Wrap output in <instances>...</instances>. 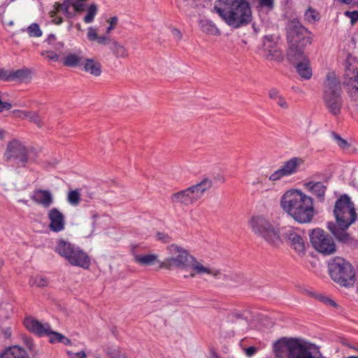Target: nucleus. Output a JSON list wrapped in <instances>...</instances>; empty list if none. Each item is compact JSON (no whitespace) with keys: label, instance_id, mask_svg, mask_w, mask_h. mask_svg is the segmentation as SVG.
I'll use <instances>...</instances> for the list:
<instances>
[{"label":"nucleus","instance_id":"f257e3e1","mask_svg":"<svg viewBox=\"0 0 358 358\" xmlns=\"http://www.w3.org/2000/svg\"><path fill=\"white\" fill-rule=\"evenodd\" d=\"M168 257L165 258L159 267L167 270L180 269L187 270L191 268L192 272L185 278H194L196 275L209 274L217 277L220 272L216 269H212L205 266L192 256L187 250L178 244L173 243L166 248Z\"/></svg>","mask_w":358,"mask_h":358},{"label":"nucleus","instance_id":"f03ea898","mask_svg":"<svg viewBox=\"0 0 358 358\" xmlns=\"http://www.w3.org/2000/svg\"><path fill=\"white\" fill-rule=\"evenodd\" d=\"M334 215L336 222H329L328 229L338 242L347 245L355 244V239L347 232L357 217L355 205L349 196L343 194L336 201Z\"/></svg>","mask_w":358,"mask_h":358},{"label":"nucleus","instance_id":"7ed1b4c3","mask_svg":"<svg viewBox=\"0 0 358 358\" xmlns=\"http://www.w3.org/2000/svg\"><path fill=\"white\" fill-rule=\"evenodd\" d=\"M280 206L301 224L310 223L315 215L313 198L298 189L285 192L280 199Z\"/></svg>","mask_w":358,"mask_h":358},{"label":"nucleus","instance_id":"20e7f679","mask_svg":"<svg viewBox=\"0 0 358 358\" xmlns=\"http://www.w3.org/2000/svg\"><path fill=\"white\" fill-rule=\"evenodd\" d=\"M213 11L234 29L248 25L252 19L249 0H217Z\"/></svg>","mask_w":358,"mask_h":358},{"label":"nucleus","instance_id":"39448f33","mask_svg":"<svg viewBox=\"0 0 358 358\" xmlns=\"http://www.w3.org/2000/svg\"><path fill=\"white\" fill-rule=\"evenodd\" d=\"M272 350L275 358H326L315 344L299 338L282 337Z\"/></svg>","mask_w":358,"mask_h":358},{"label":"nucleus","instance_id":"423d86ee","mask_svg":"<svg viewBox=\"0 0 358 358\" xmlns=\"http://www.w3.org/2000/svg\"><path fill=\"white\" fill-rule=\"evenodd\" d=\"M340 80L334 72L327 74L324 83L323 101L329 112L334 116L340 114L343 106Z\"/></svg>","mask_w":358,"mask_h":358},{"label":"nucleus","instance_id":"0eeeda50","mask_svg":"<svg viewBox=\"0 0 358 358\" xmlns=\"http://www.w3.org/2000/svg\"><path fill=\"white\" fill-rule=\"evenodd\" d=\"M212 187V180L206 177L199 182L172 194L170 199L173 204L189 206L201 199Z\"/></svg>","mask_w":358,"mask_h":358},{"label":"nucleus","instance_id":"6e6552de","mask_svg":"<svg viewBox=\"0 0 358 358\" xmlns=\"http://www.w3.org/2000/svg\"><path fill=\"white\" fill-rule=\"evenodd\" d=\"M249 225L253 233L270 246L277 248L281 244L279 229L266 217L253 216L249 220Z\"/></svg>","mask_w":358,"mask_h":358},{"label":"nucleus","instance_id":"1a4fd4ad","mask_svg":"<svg viewBox=\"0 0 358 358\" xmlns=\"http://www.w3.org/2000/svg\"><path fill=\"white\" fill-rule=\"evenodd\" d=\"M55 251L64 258L71 266L87 269L91 264L88 255L79 247L64 239H58Z\"/></svg>","mask_w":358,"mask_h":358},{"label":"nucleus","instance_id":"9d476101","mask_svg":"<svg viewBox=\"0 0 358 358\" xmlns=\"http://www.w3.org/2000/svg\"><path fill=\"white\" fill-rule=\"evenodd\" d=\"M331 279L343 287H352L356 282L355 271L352 266L341 257H336L329 263Z\"/></svg>","mask_w":358,"mask_h":358},{"label":"nucleus","instance_id":"9b49d317","mask_svg":"<svg viewBox=\"0 0 358 358\" xmlns=\"http://www.w3.org/2000/svg\"><path fill=\"white\" fill-rule=\"evenodd\" d=\"M87 35L90 41H96L99 45H109L111 53L116 59H127L129 55V50L124 45L109 36H99L96 29L92 27L87 29Z\"/></svg>","mask_w":358,"mask_h":358},{"label":"nucleus","instance_id":"f8f14e48","mask_svg":"<svg viewBox=\"0 0 358 358\" xmlns=\"http://www.w3.org/2000/svg\"><path fill=\"white\" fill-rule=\"evenodd\" d=\"M285 31L287 43L307 46L312 43L310 32L296 19L287 22Z\"/></svg>","mask_w":358,"mask_h":358},{"label":"nucleus","instance_id":"ddd939ff","mask_svg":"<svg viewBox=\"0 0 358 358\" xmlns=\"http://www.w3.org/2000/svg\"><path fill=\"white\" fill-rule=\"evenodd\" d=\"M313 247L324 255H330L336 250L334 238L321 229H315L309 234Z\"/></svg>","mask_w":358,"mask_h":358},{"label":"nucleus","instance_id":"4468645a","mask_svg":"<svg viewBox=\"0 0 358 358\" xmlns=\"http://www.w3.org/2000/svg\"><path fill=\"white\" fill-rule=\"evenodd\" d=\"M31 150L27 149L20 141L13 140L8 143L4 158L7 162H14L24 167L28 162Z\"/></svg>","mask_w":358,"mask_h":358},{"label":"nucleus","instance_id":"2eb2a0df","mask_svg":"<svg viewBox=\"0 0 358 358\" xmlns=\"http://www.w3.org/2000/svg\"><path fill=\"white\" fill-rule=\"evenodd\" d=\"M344 82L348 86L350 96L358 102V64L346 65Z\"/></svg>","mask_w":358,"mask_h":358},{"label":"nucleus","instance_id":"dca6fc26","mask_svg":"<svg viewBox=\"0 0 358 358\" xmlns=\"http://www.w3.org/2000/svg\"><path fill=\"white\" fill-rule=\"evenodd\" d=\"M285 242L298 254L303 255L305 252V242L303 238L293 229H287L283 234Z\"/></svg>","mask_w":358,"mask_h":358},{"label":"nucleus","instance_id":"f3484780","mask_svg":"<svg viewBox=\"0 0 358 358\" xmlns=\"http://www.w3.org/2000/svg\"><path fill=\"white\" fill-rule=\"evenodd\" d=\"M48 218L50 221L48 227L53 232H60L65 228L64 215L57 208H52L48 212Z\"/></svg>","mask_w":358,"mask_h":358},{"label":"nucleus","instance_id":"a211bd4d","mask_svg":"<svg viewBox=\"0 0 358 358\" xmlns=\"http://www.w3.org/2000/svg\"><path fill=\"white\" fill-rule=\"evenodd\" d=\"M30 198L35 203L41 206L44 208H50L54 202L53 195L48 189H35Z\"/></svg>","mask_w":358,"mask_h":358},{"label":"nucleus","instance_id":"6ab92c4d","mask_svg":"<svg viewBox=\"0 0 358 358\" xmlns=\"http://www.w3.org/2000/svg\"><path fill=\"white\" fill-rule=\"evenodd\" d=\"M24 324L29 331L39 336H49L51 331L50 326L48 324H43L39 321L33 318H26L24 321Z\"/></svg>","mask_w":358,"mask_h":358},{"label":"nucleus","instance_id":"aec40b11","mask_svg":"<svg viewBox=\"0 0 358 358\" xmlns=\"http://www.w3.org/2000/svg\"><path fill=\"white\" fill-rule=\"evenodd\" d=\"M286 52L287 59L292 64L297 63L306 58L304 50L306 46H301V44L287 43Z\"/></svg>","mask_w":358,"mask_h":358},{"label":"nucleus","instance_id":"412c9836","mask_svg":"<svg viewBox=\"0 0 358 358\" xmlns=\"http://www.w3.org/2000/svg\"><path fill=\"white\" fill-rule=\"evenodd\" d=\"M31 78V71L24 68L16 71L5 70V81L24 82Z\"/></svg>","mask_w":358,"mask_h":358},{"label":"nucleus","instance_id":"4be33fe9","mask_svg":"<svg viewBox=\"0 0 358 358\" xmlns=\"http://www.w3.org/2000/svg\"><path fill=\"white\" fill-rule=\"evenodd\" d=\"M304 187L308 192L315 195L319 201L322 202L324 200L327 187L322 182L310 181L306 182Z\"/></svg>","mask_w":358,"mask_h":358},{"label":"nucleus","instance_id":"5701e85b","mask_svg":"<svg viewBox=\"0 0 358 358\" xmlns=\"http://www.w3.org/2000/svg\"><path fill=\"white\" fill-rule=\"evenodd\" d=\"M303 163L304 160L302 158L294 157L285 162L281 169L286 176H290L296 173Z\"/></svg>","mask_w":358,"mask_h":358},{"label":"nucleus","instance_id":"b1692460","mask_svg":"<svg viewBox=\"0 0 358 358\" xmlns=\"http://www.w3.org/2000/svg\"><path fill=\"white\" fill-rule=\"evenodd\" d=\"M0 358H29V357L23 348L12 345L5 348L0 353Z\"/></svg>","mask_w":358,"mask_h":358},{"label":"nucleus","instance_id":"393cba45","mask_svg":"<svg viewBox=\"0 0 358 358\" xmlns=\"http://www.w3.org/2000/svg\"><path fill=\"white\" fill-rule=\"evenodd\" d=\"M83 65V70L94 77H99L102 73L101 64L95 59L86 58Z\"/></svg>","mask_w":358,"mask_h":358},{"label":"nucleus","instance_id":"a878e982","mask_svg":"<svg viewBox=\"0 0 358 358\" xmlns=\"http://www.w3.org/2000/svg\"><path fill=\"white\" fill-rule=\"evenodd\" d=\"M72 1L64 0L62 3H55L54 5V10L50 12V16L54 17L59 11L64 13L68 18H73L76 16V12L70 11L69 8L71 6Z\"/></svg>","mask_w":358,"mask_h":358},{"label":"nucleus","instance_id":"bb28decb","mask_svg":"<svg viewBox=\"0 0 358 358\" xmlns=\"http://www.w3.org/2000/svg\"><path fill=\"white\" fill-rule=\"evenodd\" d=\"M134 261L143 266H148L158 263L160 265L159 256L156 254L134 255Z\"/></svg>","mask_w":358,"mask_h":358},{"label":"nucleus","instance_id":"cd10ccee","mask_svg":"<svg viewBox=\"0 0 358 358\" xmlns=\"http://www.w3.org/2000/svg\"><path fill=\"white\" fill-rule=\"evenodd\" d=\"M297 73L304 79H310L312 76V69L310 66L309 59L307 58L294 64Z\"/></svg>","mask_w":358,"mask_h":358},{"label":"nucleus","instance_id":"c85d7f7f","mask_svg":"<svg viewBox=\"0 0 358 358\" xmlns=\"http://www.w3.org/2000/svg\"><path fill=\"white\" fill-rule=\"evenodd\" d=\"M199 24L201 31L206 34L213 36H220L221 34L220 30L211 20L206 19L200 20Z\"/></svg>","mask_w":358,"mask_h":358},{"label":"nucleus","instance_id":"c756f323","mask_svg":"<svg viewBox=\"0 0 358 358\" xmlns=\"http://www.w3.org/2000/svg\"><path fill=\"white\" fill-rule=\"evenodd\" d=\"M268 95L269 99L273 101L280 108L285 110L288 109L289 104L278 90L276 88L270 89Z\"/></svg>","mask_w":358,"mask_h":358},{"label":"nucleus","instance_id":"7c9ffc66","mask_svg":"<svg viewBox=\"0 0 358 358\" xmlns=\"http://www.w3.org/2000/svg\"><path fill=\"white\" fill-rule=\"evenodd\" d=\"M83 57L77 54H69L66 55L63 61L64 66L68 67H77L83 64Z\"/></svg>","mask_w":358,"mask_h":358},{"label":"nucleus","instance_id":"2f4dec72","mask_svg":"<svg viewBox=\"0 0 358 358\" xmlns=\"http://www.w3.org/2000/svg\"><path fill=\"white\" fill-rule=\"evenodd\" d=\"M265 58L271 61H281L283 55L280 49L269 46L265 50Z\"/></svg>","mask_w":358,"mask_h":358},{"label":"nucleus","instance_id":"473e14b6","mask_svg":"<svg viewBox=\"0 0 358 358\" xmlns=\"http://www.w3.org/2000/svg\"><path fill=\"white\" fill-rule=\"evenodd\" d=\"M50 342L53 343H61L65 345H71V340L62 334L56 331H51L50 333Z\"/></svg>","mask_w":358,"mask_h":358},{"label":"nucleus","instance_id":"72a5a7b5","mask_svg":"<svg viewBox=\"0 0 358 358\" xmlns=\"http://www.w3.org/2000/svg\"><path fill=\"white\" fill-rule=\"evenodd\" d=\"M67 201L71 206H77L80 201V193L79 189L70 190L67 194Z\"/></svg>","mask_w":358,"mask_h":358},{"label":"nucleus","instance_id":"f704fd0d","mask_svg":"<svg viewBox=\"0 0 358 358\" xmlns=\"http://www.w3.org/2000/svg\"><path fill=\"white\" fill-rule=\"evenodd\" d=\"M98 11L97 6L95 3L90 4L87 9V14L84 17V22L87 24L92 23Z\"/></svg>","mask_w":358,"mask_h":358},{"label":"nucleus","instance_id":"c9c22d12","mask_svg":"<svg viewBox=\"0 0 358 358\" xmlns=\"http://www.w3.org/2000/svg\"><path fill=\"white\" fill-rule=\"evenodd\" d=\"M29 284L31 287H43L48 285V280L45 277L37 275L29 279Z\"/></svg>","mask_w":358,"mask_h":358},{"label":"nucleus","instance_id":"e433bc0d","mask_svg":"<svg viewBox=\"0 0 358 358\" xmlns=\"http://www.w3.org/2000/svg\"><path fill=\"white\" fill-rule=\"evenodd\" d=\"M27 119L34 123L38 128H41L44 125V122L37 111L30 110Z\"/></svg>","mask_w":358,"mask_h":358},{"label":"nucleus","instance_id":"4c0bfd02","mask_svg":"<svg viewBox=\"0 0 358 358\" xmlns=\"http://www.w3.org/2000/svg\"><path fill=\"white\" fill-rule=\"evenodd\" d=\"M27 33L30 37H40L43 32L37 23H32L27 28Z\"/></svg>","mask_w":358,"mask_h":358},{"label":"nucleus","instance_id":"58836bf2","mask_svg":"<svg viewBox=\"0 0 358 358\" xmlns=\"http://www.w3.org/2000/svg\"><path fill=\"white\" fill-rule=\"evenodd\" d=\"M23 341L29 350L32 353L33 357H35L38 354V352L35 349V345L31 338L24 336Z\"/></svg>","mask_w":358,"mask_h":358},{"label":"nucleus","instance_id":"ea45409f","mask_svg":"<svg viewBox=\"0 0 358 358\" xmlns=\"http://www.w3.org/2000/svg\"><path fill=\"white\" fill-rule=\"evenodd\" d=\"M305 18L309 22H314L318 20V14L311 8H309L305 13Z\"/></svg>","mask_w":358,"mask_h":358},{"label":"nucleus","instance_id":"a19ab883","mask_svg":"<svg viewBox=\"0 0 358 358\" xmlns=\"http://www.w3.org/2000/svg\"><path fill=\"white\" fill-rule=\"evenodd\" d=\"M284 177H287L281 167L278 170L275 171L268 176V180L272 182L280 180Z\"/></svg>","mask_w":358,"mask_h":358},{"label":"nucleus","instance_id":"79ce46f5","mask_svg":"<svg viewBox=\"0 0 358 358\" xmlns=\"http://www.w3.org/2000/svg\"><path fill=\"white\" fill-rule=\"evenodd\" d=\"M332 136L341 148L347 149L350 147V144L348 143V141L342 138L338 134L332 133Z\"/></svg>","mask_w":358,"mask_h":358},{"label":"nucleus","instance_id":"37998d69","mask_svg":"<svg viewBox=\"0 0 358 358\" xmlns=\"http://www.w3.org/2000/svg\"><path fill=\"white\" fill-rule=\"evenodd\" d=\"M155 237L157 241L162 242V243H169L171 242V237L165 232L158 231L155 234Z\"/></svg>","mask_w":358,"mask_h":358},{"label":"nucleus","instance_id":"c03bdc74","mask_svg":"<svg viewBox=\"0 0 358 358\" xmlns=\"http://www.w3.org/2000/svg\"><path fill=\"white\" fill-rule=\"evenodd\" d=\"M30 110H14L12 111L15 117L20 118L22 120L27 119Z\"/></svg>","mask_w":358,"mask_h":358},{"label":"nucleus","instance_id":"a18cd8bd","mask_svg":"<svg viewBox=\"0 0 358 358\" xmlns=\"http://www.w3.org/2000/svg\"><path fill=\"white\" fill-rule=\"evenodd\" d=\"M99 217V215L96 211L91 212V218H92V227L89 232V235H92L95 231L96 227V220Z\"/></svg>","mask_w":358,"mask_h":358},{"label":"nucleus","instance_id":"49530a36","mask_svg":"<svg viewBox=\"0 0 358 358\" xmlns=\"http://www.w3.org/2000/svg\"><path fill=\"white\" fill-rule=\"evenodd\" d=\"M12 103L8 101H3L1 92H0V113L4 110H9L12 108Z\"/></svg>","mask_w":358,"mask_h":358},{"label":"nucleus","instance_id":"de8ad7c7","mask_svg":"<svg viewBox=\"0 0 358 358\" xmlns=\"http://www.w3.org/2000/svg\"><path fill=\"white\" fill-rule=\"evenodd\" d=\"M345 15L348 17L350 19L351 23L355 24L358 21V10L349 11L347 10L345 12Z\"/></svg>","mask_w":358,"mask_h":358},{"label":"nucleus","instance_id":"09e8293b","mask_svg":"<svg viewBox=\"0 0 358 358\" xmlns=\"http://www.w3.org/2000/svg\"><path fill=\"white\" fill-rule=\"evenodd\" d=\"M41 55H43V56L46 55L47 58L49 60H52V61H57L58 58H59L58 55L53 51H43V52H41Z\"/></svg>","mask_w":358,"mask_h":358},{"label":"nucleus","instance_id":"8fccbe9b","mask_svg":"<svg viewBox=\"0 0 358 358\" xmlns=\"http://www.w3.org/2000/svg\"><path fill=\"white\" fill-rule=\"evenodd\" d=\"M319 299H320V301H321L326 305L333 306V307H337V306H338L337 303L334 301H333L331 299L328 298L327 296H321L319 297Z\"/></svg>","mask_w":358,"mask_h":358},{"label":"nucleus","instance_id":"3c124183","mask_svg":"<svg viewBox=\"0 0 358 358\" xmlns=\"http://www.w3.org/2000/svg\"><path fill=\"white\" fill-rule=\"evenodd\" d=\"M67 354L70 358H86L87 355L84 351H80L78 352H72L70 351L67 352Z\"/></svg>","mask_w":358,"mask_h":358},{"label":"nucleus","instance_id":"603ef678","mask_svg":"<svg viewBox=\"0 0 358 358\" xmlns=\"http://www.w3.org/2000/svg\"><path fill=\"white\" fill-rule=\"evenodd\" d=\"M117 21H118V19L117 17H113L110 18V20H108L110 25L106 29V34H109L111 31V30H113L114 29L115 26L117 23Z\"/></svg>","mask_w":358,"mask_h":358},{"label":"nucleus","instance_id":"864d4df0","mask_svg":"<svg viewBox=\"0 0 358 358\" xmlns=\"http://www.w3.org/2000/svg\"><path fill=\"white\" fill-rule=\"evenodd\" d=\"M259 5L261 7L271 9L273 7V0H259Z\"/></svg>","mask_w":358,"mask_h":358},{"label":"nucleus","instance_id":"5fc2aeb1","mask_svg":"<svg viewBox=\"0 0 358 358\" xmlns=\"http://www.w3.org/2000/svg\"><path fill=\"white\" fill-rule=\"evenodd\" d=\"M244 351H245V355L248 357H250L253 356L257 352V348L254 346H250L249 348H245Z\"/></svg>","mask_w":358,"mask_h":358},{"label":"nucleus","instance_id":"6e6d98bb","mask_svg":"<svg viewBox=\"0 0 358 358\" xmlns=\"http://www.w3.org/2000/svg\"><path fill=\"white\" fill-rule=\"evenodd\" d=\"M172 34L178 39L180 40L182 37V33L180 31L176 28H174L171 31Z\"/></svg>","mask_w":358,"mask_h":358},{"label":"nucleus","instance_id":"4d7b16f0","mask_svg":"<svg viewBox=\"0 0 358 358\" xmlns=\"http://www.w3.org/2000/svg\"><path fill=\"white\" fill-rule=\"evenodd\" d=\"M52 18V22L56 24H60L62 23L63 20L61 17L57 16L56 14L54 17H51Z\"/></svg>","mask_w":358,"mask_h":358},{"label":"nucleus","instance_id":"13d9d810","mask_svg":"<svg viewBox=\"0 0 358 358\" xmlns=\"http://www.w3.org/2000/svg\"><path fill=\"white\" fill-rule=\"evenodd\" d=\"M5 338H8L11 336V330L10 328H6L2 330Z\"/></svg>","mask_w":358,"mask_h":358},{"label":"nucleus","instance_id":"bf43d9fd","mask_svg":"<svg viewBox=\"0 0 358 358\" xmlns=\"http://www.w3.org/2000/svg\"><path fill=\"white\" fill-rule=\"evenodd\" d=\"M56 40V36L54 34H50L47 38V41L48 43L51 44L53 41Z\"/></svg>","mask_w":358,"mask_h":358},{"label":"nucleus","instance_id":"052dcab7","mask_svg":"<svg viewBox=\"0 0 358 358\" xmlns=\"http://www.w3.org/2000/svg\"><path fill=\"white\" fill-rule=\"evenodd\" d=\"M0 80L5 81V69L0 68Z\"/></svg>","mask_w":358,"mask_h":358},{"label":"nucleus","instance_id":"680f3d73","mask_svg":"<svg viewBox=\"0 0 358 358\" xmlns=\"http://www.w3.org/2000/svg\"><path fill=\"white\" fill-rule=\"evenodd\" d=\"M251 184L252 186H256L257 185H262V181L260 179L257 178L255 180L252 181Z\"/></svg>","mask_w":358,"mask_h":358},{"label":"nucleus","instance_id":"e2e57ef3","mask_svg":"<svg viewBox=\"0 0 358 358\" xmlns=\"http://www.w3.org/2000/svg\"><path fill=\"white\" fill-rule=\"evenodd\" d=\"M208 358H221L215 351H211Z\"/></svg>","mask_w":358,"mask_h":358},{"label":"nucleus","instance_id":"0e129e2a","mask_svg":"<svg viewBox=\"0 0 358 358\" xmlns=\"http://www.w3.org/2000/svg\"><path fill=\"white\" fill-rule=\"evenodd\" d=\"M64 47V43L62 42L57 43L55 45L56 49H60Z\"/></svg>","mask_w":358,"mask_h":358},{"label":"nucleus","instance_id":"69168bd1","mask_svg":"<svg viewBox=\"0 0 358 358\" xmlns=\"http://www.w3.org/2000/svg\"><path fill=\"white\" fill-rule=\"evenodd\" d=\"M337 1L342 3H345V4H350L352 1V0H337Z\"/></svg>","mask_w":358,"mask_h":358},{"label":"nucleus","instance_id":"338daca9","mask_svg":"<svg viewBox=\"0 0 358 358\" xmlns=\"http://www.w3.org/2000/svg\"><path fill=\"white\" fill-rule=\"evenodd\" d=\"M343 345H347L348 347L350 348H352V349H355V350H357L356 348H355L354 346L350 345L349 343H346V342H343Z\"/></svg>","mask_w":358,"mask_h":358},{"label":"nucleus","instance_id":"774afa93","mask_svg":"<svg viewBox=\"0 0 358 358\" xmlns=\"http://www.w3.org/2000/svg\"><path fill=\"white\" fill-rule=\"evenodd\" d=\"M3 132L2 131H0V139L3 138Z\"/></svg>","mask_w":358,"mask_h":358}]
</instances>
